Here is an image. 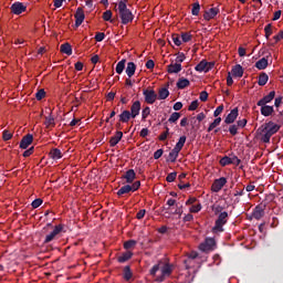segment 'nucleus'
Listing matches in <instances>:
<instances>
[{
	"instance_id": "nucleus-1",
	"label": "nucleus",
	"mask_w": 283,
	"mask_h": 283,
	"mask_svg": "<svg viewBox=\"0 0 283 283\" xmlns=\"http://www.w3.org/2000/svg\"><path fill=\"white\" fill-rule=\"evenodd\" d=\"M174 264L169 263V262H163L159 261L157 264H155L149 273L153 277H156V274L158 273V271H160V275L157 276L156 282H165V280H167V277H171V273H174Z\"/></svg>"
},
{
	"instance_id": "nucleus-2",
	"label": "nucleus",
	"mask_w": 283,
	"mask_h": 283,
	"mask_svg": "<svg viewBox=\"0 0 283 283\" xmlns=\"http://www.w3.org/2000/svg\"><path fill=\"white\" fill-rule=\"evenodd\" d=\"M262 143H271V137L280 132V125L269 122L259 128Z\"/></svg>"
},
{
	"instance_id": "nucleus-3",
	"label": "nucleus",
	"mask_w": 283,
	"mask_h": 283,
	"mask_svg": "<svg viewBox=\"0 0 283 283\" xmlns=\"http://www.w3.org/2000/svg\"><path fill=\"white\" fill-rule=\"evenodd\" d=\"M117 10L123 25H127V23L134 21V13L127 8V0H119Z\"/></svg>"
},
{
	"instance_id": "nucleus-4",
	"label": "nucleus",
	"mask_w": 283,
	"mask_h": 283,
	"mask_svg": "<svg viewBox=\"0 0 283 283\" xmlns=\"http://www.w3.org/2000/svg\"><path fill=\"white\" fill-rule=\"evenodd\" d=\"M227 222H229V212L223 211L221 213H219L216 222H214V227L212 228V232L214 233H222V231H224V224H227Z\"/></svg>"
},
{
	"instance_id": "nucleus-5",
	"label": "nucleus",
	"mask_w": 283,
	"mask_h": 283,
	"mask_svg": "<svg viewBox=\"0 0 283 283\" xmlns=\"http://www.w3.org/2000/svg\"><path fill=\"white\" fill-rule=\"evenodd\" d=\"M65 229V226L60 223L53 228V231L46 234L44 239V244H50V242H53V240H56L61 233H63Z\"/></svg>"
},
{
	"instance_id": "nucleus-6",
	"label": "nucleus",
	"mask_w": 283,
	"mask_h": 283,
	"mask_svg": "<svg viewBox=\"0 0 283 283\" xmlns=\"http://www.w3.org/2000/svg\"><path fill=\"white\" fill-rule=\"evenodd\" d=\"M140 189V181H135L133 185H125L118 191L117 196H125V193H134Z\"/></svg>"
},
{
	"instance_id": "nucleus-7",
	"label": "nucleus",
	"mask_w": 283,
	"mask_h": 283,
	"mask_svg": "<svg viewBox=\"0 0 283 283\" xmlns=\"http://www.w3.org/2000/svg\"><path fill=\"white\" fill-rule=\"evenodd\" d=\"M143 95L145 98V103L148 105H154L156 103V99L158 98V94H156V91L154 90H144Z\"/></svg>"
},
{
	"instance_id": "nucleus-8",
	"label": "nucleus",
	"mask_w": 283,
	"mask_h": 283,
	"mask_svg": "<svg viewBox=\"0 0 283 283\" xmlns=\"http://www.w3.org/2000/svg\"><path fill=\"white\" fill-rule=\"evenodd\" d=\"M266 211V203H259L252 212V218H254V220H262V218H264L265 212Z\"/></svg>"
},
{
	"instance_id": "nucleus-9",
	"label": "nucleus",
	"mask_w": 283,
	"mask_h": 283,
	"mask_svg": "<svg viewBox=\"0 0 283 283\" xmlns=\"http://www.w3.org/2000/svg\"><path fill=\"white\" fill-rule=\"evenodd\" d=\"M213 247H216V239L207 238L203 243H200L199 250L203 252L213 251Z\"/></svg>"
},
{
	"instance_id": "nucleus-10",
	"label": "nucleus",
	"mask_w": 283,
	"mask_h": 283,
	"mask_svg": "<svg viewBox=\"0 0 283 283\" xmlns=\"http://www.w3.org/2000/svg\"><path fill=\"white\" fill-rule=\"evenodd\" d=\"M227 185V178L220 177L219 179H216L211 186V190L214 193H218L219 191H222V187Z\"/></svg>"
},
{
	"instance_id": "nucleus-11",
	"label": "nucleus",
	"mask_w": 283,
	"mask_h": 283,
	"mask_svg": "<svg viewBox=\"0 0 283 283\" xmlns=\"http://www.w3.org/2000/svg\"><path fill=\"white\" fill-rule=\"evenodd\" d=\"M25 10H28V7H25V4H23V2H14L11 6L12 14H23V12H25Z\"/></svg>"
},
{
	"instance_id": "nucleus-12",
	"label": "nucleus",
	"mask_w": 283,
	"mask_h": 283,
	"mask_svg": "<svg viewBox=\"0 0 283 283\" xmlns=\"http://www.w3.org/2000/svg\"><path fill=\"white\" fill-rule=\"evenodd\" d=\"M74 18H75V28H80V25L83 24V21H85V12L83 11V8H77Z\"/></svg>"
},
{
	"instance_id": "nucleus-13",
	"label": "nucleus",
	"mask_w": 283,
	"mask_h": 283,
	"mask_svg": "<svg viewBox=\"0 0 283 283\" xmlns=\"http://www.w3.org/2000/svg\"><path fill=\"white\" fill-rule=\"evenodd\" d=\"M33 140L34 136H32V134L25 135L20 142V149H28L30 145H32Z\"/></svg>"
},
{
	"instance_id": "nucleus-14",
	"label": "nucleus",
	"mask_w": 283,
	"mask_h": 283,
	"mask_svg": "<svg viewBox=\"0 0 283 283\" xmlns=\"http://www.w3.org/2000/svg\"><path fill=\"white\" fill-rule=\"evenodd\" d=\"M238 116H239V111H238V107H235L226 117L224 119L226 125H233V123H235V120L238 119Z\"/></svg>"
},
{
	"instance_id": "nucleus-15",
	"label": "nucleus",
	"mask_w": 283,
	"mask_h": 283,
	"mask_svg": "<svg viewBox=\"0 0 283 283\" xmlns=\"http://www.w3.org/2000/svg\"><path fill=\"white\" fill-rule=\"evenodd\" d=\"M219 13H220V9L211 8L208 11H205L203 19L205 21H211V19H216V17H218Z\"/></svg>"
},
{
	"instance_id": "nucleus-16",
	"label": "nucleus",
	"mask_w": 283,
	"mask_h": 283,
	"mask_svg": "<svg viewBox=\"0 0 283 283\" xmlns=\"http://www.w3.org/2000/svg\"><path fill=\"white\" fill-rule=\"evenodd\" d=\"M140 109H142L140 101H135L130 106L132 118H136V116H139Z\"/></svg>"
},
{
	"instance_id": "nucleus-17",
	"label": "nucleus",
	"mask_w": 283,
	"mask_h": 283,
	"mask_svg": "<svg viewBox=\"0 0 283 283\" xmlns=\"http://www.w3.org/2000/svg\"><path fill=\"white\" fill-rule=\"evenodd\" d=\"M122 178L126 180L127 185H132L136 180V171L134 169H128Z\"/></svg>"
},
{
	"instance_id": "nucleus-18",
	"label": "nucleus",
	"mask_w": 283,
	"mask_h": 283,
	"mask_svg": "<svg viewBox=\"0 0 283 283\" xmlns=\"http://www.w3.org/2000/svg\"><path fill=\"white\" fill-rule=\"evenodd\" d=\"M168 74H179V72H182V64H177V62H171L167 66Z\"/></svg>"
},
{
	"instance_id": "nucleus-19",
	"label": "nucleus",
	"mask_w": 283,
	"mask_h": 283,
	"mask_svg": "<svg viewBox=\"0 0 283 283\" xmlns=\"http://www.w3.org/2000/svg\"><path fill=\"white\" fill-rule=\"evenodd\" d=\"M134 258V252L132 251H126L123 252L118 258H117V262H119V264H125V262H129V259Z\"/></svg>"
},
{
	"instance_id": "nucleus-20",
	"label": "nucleus",
	"mask_w": 283,
	"mask_h": 283,
	"mask_svg": "<svg viewBox=\"0 0 283 283\" xmlns=\"http://www.w3.org/2000/svg\"><path fill=\"white\" fill-rule=\"evenodd\" d=\"M231 74L237 78H242V76H244V69L242 67V65L237 64L232 67Z\"/></svg>"
},
{
	"instance_id": "nucleus-21",
	"label": "nucleus",
	"mask_w": 283,
	"mask_h": 283,
	"mask_svg": "<svg viewBox=\"0 0 283 283\" xmlns=\"http://www.w3.org/2000/svg\"><path fill=\"white\" fill-rule=\"evenodd\" d=\"M123 140V132L117 130L115 136L111 137L109 139V146L111 147H116L118 143Z\"/></svg>"
},
{
	"instance_id": "nucleus-22",
	"label": "nucleus",
	"mask_w": 283,
	"mask_h": 283,
	"mask_svg": "<svg viewBox=\"0 0 283 283\" xmlns=\"http://www.w3.org/2000/svg\"><path fill=\"white\" fill-rule=\"evenodd\" d=\"M275 98V91L270 92L268 95H265L263 98H261L256 105H266L268 103H271Z\"/></svg>"
},
{
	"instance_id": "nucleus-23",
	"label": "nucleus",
	"mask_w": 283,
	"mask_h": 283,
	"mask_svg": "<svg viewBox=\"0 0 283 283\" xmlns=\"http://www.w3.org/2000/svg\"><path fill=\"white\" fill-rule=\"evenodd\" d=\"M134 277V272H132V266L126 265L123 269V279L125 282H129Z\"/></svg>"
},
{
	"instance_id": "nucleus-24",
	"label": "nucleus",
	"mask_w": 283,
	"mask_h": 283,
	"mask_svg": "<svg viewBox=\"0 0 283 283\" xmlns=\"http://www.w3.org/2000/svg\"><path fill=\"white\" fill-rule=\"evenodd\" d=\"M258 107H261L262 116H271L273 114V112H275L273 106H269L266 104L265 105H258Z\"/></svg>"
},
{
	"instance_id": "nucleus-25",
	"label": "nucleus",
	"mask_w": 283,
	"mask_h": 283,
	"mask_svg": "<svg viewBox=\"0 0 283 283\" xmlns=\"http://www.w3.org/2000/svg\"><path fill=\"white\" fill-rule=\"evenodd\" d=\"M49 156L52 160H61V158H63V153H61V149L59 148H53L50 150Z\"/></svg>"
},
{
	"instance_id": "nucleus-26",
	"label": "nucleus",
	"mask_w": 283,
	"mask_h": 283,
	"mask_svg": "<svg viewBox=\"0 0 283 283\" xmlns=\"http://www.w3.org/2000/svg\"><path fill=\"white\" fill-rule=\"evenodd\" d=\"M209 62L206 60H202L199 64L196 65L195 70L196 72H209Z\"/></svg>"
},
{
	"instance_id": "nucleus-27",
	"label": "nucleus",
	"mask_w": 283,
	"mask_h": 283,
	"mask_svg": "<svg viewBox=\"0 0 283 283\" xmlns=\"http://www.w3.org/2000/svg\"><path fill=\"white\" fill-rule=\"evenodd\" d=\"M126 74L128 78H132L136 74V63L134 62H128L126 66Z\"/></svg>"
},
{
	"instance_id": "nucleus-28",
	"label": "nucleus",
	"mask_w": 283,
	"mask_h": 283,
	"mask_svg": "<svg viewBox=\"0 0 283 283\" xmlns=\"http://www.w3.org/2000/svg\"><path fill=\"white\" fill-rule=\"evenodd\" d=\"M189 85H191V82H189V80L185 77H180L177 82L178 90H185V87H189Z\"/></svg>"
},
{
	"instance_id": "nucleus-29",
	"label": "nucleus",
	"mask_w": 283,
	"mask_h": 283,
	"mask_svg": "<svg viewBox=\"0 0 283 283\" xmlns=\"http://www.w3.org/2000/svg\"><path fill=\"white\" fill-rule=\"evenodd\" d=\"M255 67L258 70H266V67H269V60L266 57H262L261 60L256 61Z\"/></svg>"
},
{
	"instance_id": "nucleus-30",
	"label": "nucleus",
	"mask_w": 283,
	"mask_h": 283,
	"mask_svg": "<svg viewBox=\"0 0 283 283\" xmlns=\"http://www.w3.org/2000/svg\"><path fill=\"white\" fill-rule=\"evenodd\" d=\"M157 98L158 101H165L169 98V90L166 87L160 88L158 92Z\"/></svg>"
},
{
	"instance_id": "nucleus-31",
	"label": "nucleus",
	"mask_w": 283,
	"mask_h": 283,
	"mask_svg": "<svg viewBox=\"0 0 283 283\" xmlns=\"http://www.w3.org/2000/svg\"><path fill=\"white\" fill-rule=\"evenodd\" d=\"M60 51L62 54H67V56H72V45L70 43L61 44Z\"/></svg>"
},
{
	"instance_id": "nucleus-32",
	"label": "nucleus",
	"mask_w": 283,
	"mask_h": 283,
	"mask_svg": "<svg viewBox=\"0 0 283 283\" xmlns=\"http://www.w3.org/2000/svg\"><path fill=\"white\" fill-rule=\"evenodd\" d=\"M132 118V114L129 111H123L119 115V123H129V119Z\"/></svg>"
},
{
	"instance_id": "nucleus-33",
	"label": "nucleus",
	"mask_w": 283,
	"mask_h": 283,
	"mask_svg": "<svg viewBox=\"0 0 283 283\" xmlns=\"http://www.w3.org/2000/svg\"><path fill=\"white\" fill-rule=\"evenodd\" d=\"M269 83V74L266 73H261L259 75V81H258V84L261 86V87H264V85Z\"/></svg>"
},
{
	"instance_id": "nucleus-34",
	"label": "nucleus",
	"mask_w": 283,
	"mask_h": 283,
	"mask_svg": "<svg viewBox=\"0 0 283 283\" xmlns=\"http://www.w3.org/2000/svg\"><path fill=\"white\" fill-rule=\"evenodd\" d=\"M127 63V60L123 59L119 61L115 67L116 74H123L125 72V64Z\"/></svg>"
},
{
	"instance_id": "nucleus-35",
	"label": "nucleus",
	"mask_w": 283,
	"mask_h": 283,
	"mask_svg": "<svg viewBox=\"0 0 283 283\" xmlns=\"http://www.w3.org/2000/svg\"><path fill=\"white\" fill-rule=\"evenodd\" d=\"M185 143H187V136H181L174 147L177 151H182V147H185Z\"/></svg>"
},
{
	"instance_id": "nucleus-36",
	"label": "nucleus",
	"mask_w": 283,
	"mask_h": 283,
	"mask_svg": "<svg viewBox=\"0 0 283 283\" xmlns=\"http://www.w3.org/2000/svg\"><path fill=\"white\" fill-rule=\"evenodd\" d=\"M180 154V151H178L177 149H172L169 155H168V160L170 163H176V160H178V155Z\"/></svg>"
},
{
	"instance_id": "nucleus-37",
	"label": "nucleus",
	"mask_w": 283,
	"mask_h": 283,
	"mask_svg": "<svg viewBox=\"0 0 283 283\" xmlns=\"http://www.w3.org/2000/svg\"><path fill=\"white\" fill-rule=\"evenodd\" d=\"M222 123V117H217L208 127V133L213 132Z\"/></svg>"
},
{
	"instance_id": "nucleus-38",
	"label": "nucleus",
	"mask_w": 283,
	"mask_h": 283,
	"mask_svg": "<svg viewBox=\"0 0 283 283\" xmlns=\"http://www.w3.org/2000/svg\"><path fill=\"white\" fill-rule=\"evenodd\" d=\"M136 244H138V242L136 240H128V241L124 242V249L126 251H129L130 249H135Z\"/></svg>"
},
{
	"instance_id": "nucleus-39",
	"label": "nucleus",
	"mask_w": 283,
	"mask_h": 283,
	"mask_svg": "<svg viewBox=\"0 0 283 283\" xmlns=\"http://www.w3.org/2000/svg\"><path fill=\"white\" fill-rule=\"evenodd\" d=\"M264 32H265V39L269 41V39H271V34H273V24L271 23L266 24L264 28Z\"/></svg>"
},
{
	"instance_id": "nucleus-40",
	"label": "nucleus",
	"mask_w": 283,
	"mask_h": 283,
	"mask_svg": "<svg viewBox=\"0 0 283 283\" xmlns=\"http://www.w3.org/2000/svg\"><path fill=\"white\" fill-rule=\"evenodd\" d=\"M193 39V35L189 32H181V42L182 43H189Z\"/></svg>"
},
{
	"instance_id": "nucleus-41",
	"label": "nucleus",
	"mask_w": 283,
	"mask_h": 283,
	"mask_svg": "<svg viewBox=\"0 0 283 283\" xmlns=\"http://www.w3.org/2000/svg\"><path fill=\"white\" fill-rule=\"evenodd\" d=\"M191 14L192 17H198L200 14V2H195L192 4Z\"/></svg>"
},
{
	"instance_id": "nucleus-42",
	"label": "nucleus",
	"mask_w": 283,
	"mask_h": 283,
	"mask_svg": "<svg viewBox=\"0 0 283 283\" xmlns=\"http://www.w3.org/2000/svg\"><path fill=\"white\" fill-rule=\"evenodd\" d=\"M232 160L231 157L229 156H224L220 159L219 164L221 165V167H227L228 165H232Z\"/></svg>"
},
{
	"instance_id": "nucleus-43",
	"label": "nucleus",
	"mask_w": 283,
	"mask_h": 283,
	"mask_svg": "<svg viewBox=\"0 0 283 283\" xmlns=\"http://www.w3.org/2000/svg\"><path fill=\"white\" fill-rule=\"evenodd\" d=\"M44 125L46 127H54L56 125V123L54 122V118L52 117V115H49V116L45 117Z\"/></svg>"
},
{
	"instance_id": "nucleus-44",
	"label": "nucleus",
	"mask_w": 283,
	"mask_h": 283,
	"mask_svg": "<svg viewBox=\"0 0 283 283\" xmlns=\"http://www.w3.org/2000/svg\"><path fill=\"white\" fill-rule=\"evenodd\" d=\"M180 116H181L180 113H177V112L172 113L168 118V123H178V120L180 119Z\"/></svg>"
},
{
	"instance_id": "nucleus-45",
	"label": "nucleus",
	"mask_w": 283,
	"mask_h": 283,
	"mask_svg": "<svg viewBox=\"0 0 283 283\" xmlns=\"http://www.w3.org/2000/svg\"><path fill=\"white\" fill-rule=\"evenodd\" d=\"M149 114H151V108L149 106H146L142 111V120H147V117L149 116Z\"/></svg>"
},
{
	"instance_id": "nucleus-46",
	"label": "nucleus",
	"mask_w": 283,
	"mask_h": 283,
	"mask_svg": "<svg viewBox=\"0 0 283 283\" xmlns=\"http://www.w3.org/2000/svg\"><path fill=\"white\" fill-rule=\"evenodd\" d=\"M112 10H107L103 13L104 21H109L111 23H114V19H112Z\"/></svg>"
},
{
	"instance_id": "nucleus-47",
	"label": "nucleus",
	"mask_w": 283,
	"mask_h": 283,
	"mask_svg": "<svg viewBox=\"0 0 283 283\" xmlns=\"http://www.w3.org/2000/svg\"><path fill=\"white\" fill-rule=\"evenodd\" d=\"M185 59H187L185 53H178L175 63H177L178 65H182V63H185Z\"/></svg>"
},
{
	"instance_id": "nucleus-48",
	"label": "nucleus",
	"mask_w": 283,
	"mask_h": 283,
	"mask_svg": "<svg viewBox=\"0 0 283 283\" xmlns=\"http://www.w3.org/2000/svg\"><path fill=\"white\" fill-rule=\"evenodd\" d=\"M43 205V199L41 198H38V199H34L31 203V207L33 209H39V207H41Z\"/></svg>"
},
{
	"instance_id": "nucleus-49",
	"label": "nucleus",
	"mask_w": 283,
	"mask_h": 283,
	"mask_svg": "<svg viewBox=\"0 0 283 283\" xmlns=\"http://www.w3.org/2000/svg\"><path fill=\"white\" fill-rule=\"evenodd\" d=\"M36 101H43L45 98V90L41 88L35 93Z\"/></svg>"
},
{
	"instance_id": "nucleus-50",
	"label": "nucleus",
	"mask_w": 283,
	"mask_h": 283,
	"mask_svg": "<svg viewBox=\"0 0 283 283\" xmlns=\"http://www.w3.org/2000/svg\"><path fill=\"white\" fill-rule=\"evenodd\" d=\"M189 211L190 213H199V211H202V205L198 203V205L191 206Z\"/></svg>"
},
{
	"instance_id": "nucleus-51",
	"label": "nucleus",
	"mask_w": 283,
	"mask_h": 283,
	"mask_svg": "<svg viewBox=\"0 0 283 283\" xmlns=\"http://www.w3.org/2000/svg\"><path fill=\"white\" fill-rule=\"evenodd\" d=\"M222 112H224V105H219L213 112L214 118H218Z\"/></svg>"
},
{
	"instance_id": "nucleus-52",
	"label": "nucleus",
	"mask_w": 283,
	"mask_h": 283,
	"mask_svg": "<svg viewBox=\"0 0 283 283\" xmlns=\"http://www.w3.org/2000/svg\"><path fill=\"white\" fill-rule=\"evenodd\" d=\"M200 105V103L198 102V99H195L191 102V104L188 107L189 112H196V108Z\"/></svg>"
},
{
	"instance_id": "nucleus-53",
	"label": "nucleus",
	"mask_w": 283,
	"mask_h": 283,
	"mask_svg": "<svg viewBox=\"0 0 283 283\" xmlns=\"http://www.w3.org/2000/svg\"><path fill=\"white\" fill-rule=\"evenodd\" d=\"M172 41H174L175 45H177L178 48H180V45H182V40H180V35H178V34H172Z\"/></svg>"
},
{
	"instance_id": "nucleus-54",
	"label": "nucleus",
	"mask_w": 283,
	"mask_h": 283,
	"mask_svg": "<svg viewBox=\"0 0 283 283\" xmlns=\"http://www.w3.org/2000/svg\"><path fill=\"white\" fill-rule=\"evenodd\" d=\"M209 98V93H207V91H202L199 95V99L201 101V103H207Z\"/></svg>"
},
{
	"instance_id": "nucleus-55",
	"label": "nucleus",
	"mask_w": 283,
	"mask_h": 283,
	"mask_svg": "<svg viewBox=\"0 0 283 283\" xmlns=\"http://www.w3.org/2000/svg\"><path fill=\"white\" fill-rule=\"evenodd\" d=\"M238 128H239V126L235 124L229 126V133L231 134V136H237Z\"/></svg>"
},
{
	"instance_id": "nucleus-56",
	"label": "nucleus",
	"mask_w": 283,
	"mask_h": 283,
	"mask_svg": "<svg viewBox=\"0 0 283 283\" xmlns=\"http://www.w3.org/2000/svg\"><path fill=\"white\" fill-rule=\"evenodd\" d=\"M178 176V172L174 171L168 174V176L166 177L167 182H174V180H176Z\"/></svg>"
},
{
	"instance_id": "nucleus-57",
	"label": "nucleus",
	"mask_w": 283,
	"mask_h": 283,
	"mask_svg": "<svg viewBox=\"0 0 283 283\" xmlns=\"http://www.w3.org/2000/svg\"><path fill=\"white\" fill-rule=\"evenodd\" d=\"M2 139L3 140H11L12 139V133H10V130H3L2 132Z\"/></svg>"
},
{
	"instance_id": "nucleus-58",
	"label": "nucleus",
	"mask_w": 283,
	"mask_h": 283,
	"mask_svg": "<svg viewBox=\"0 0 283 283\" xmlns=\"http://www.w3.org/2000/svg\"><path fill=\"white\" fill-rule=\"evenodd\" d=\"M34 154V146L30 147L23 153V158H30Z\"/></svg>"
},
{
	"instance_id": "nucleus-59",
	"label": "nucleus",
	"mask_w": 283,
	"mask_h": 283,
	"mask_svg": "<svg viewBox=\"0 0 283 283\" xmlns=\"http://www.w3.org/2000/svg\"><path fill=\"white\" fill-rule=\"evenodd\" d=\"M230 160L232 161V165H235V167H239L240 163H242V160L235 155H232V157H230Z\"/></svg>"
},
{
	"instance_id": "nucleus-60",
	"label": "nucleus",
	"mask_w": 283,
	"mask_h": 283,
	"mask_svg": "<svg viewBox=\"0 0 283 283\" xmlns=\"http://www.w3.org/2000/svg\"><path fill=\"white\" fill-rule=\"evenodd\" d=\"M163 154H165V150H163V148L157 149V150L154 153V159H155V160H158L159 158L163 157Z\"/></svg>"
},
{
	"instance_id": "nucleus-61",
	"label": "nucleus",
	"mask_w": 283,
	"mask_h": 283,
	"mask_svg": "<svg viewBox=\"0 0 283 283\" xmlns=\"http://www.w3.org/2000/svg\"><path fill=\"white\" fill-rule=\"evenodd\" d=\"M105 40V33L103 32H97L95 34V41H97V43H101V41H104Z\"/></svg>"
},
{
	"instance_id": "nucleus-62",
	"label": "nucleus",
	"mask_w": 283,
	"mask_h": 283,
	"mask_svg": "<svg viewBox=\"0 0 283 283\" xmlns=\"http://www.w3.org/2000/svg\"><path fill=\"white\" fill-rule=\"evenodd\" d=\"M169 136V127H166V132L159 135V140L165 142V139Z\"/></svg>"
},
{
	"instance_id": "nucleus-63",
	"label": "nucleus",
	"mask_w": 283,
	"mask_h": 283,
	"mask_svg": "<svg viewBox=\"0 0 283 283\" xmlns=\"http://www.w3.org/2000/svg\"><path fill=\"white\" fill-rule=\"evenodd\" d=\"M247 123H248L247 118L239 119V120L237 122V126H238V127H241V129H242V128L247 127Z\"/></svg>"
},
{
	"instance_id": "nucleus-64",
	"label": "nucleus",
	"mask_w": 283,
	"mask_h": 283,
	"mask_svg": "<svg viewBox=\"0 0 283 283\" xmlns=\"http://www.w3.org/2000/svg\"><path fill=\"white\" fill-rule=\"evenodd\" d=\"M155 65H156V63L154 62V60H148L146 62L147 70H154Z\"/></svg>"
}]
</instances>
